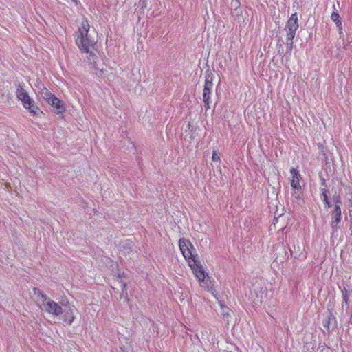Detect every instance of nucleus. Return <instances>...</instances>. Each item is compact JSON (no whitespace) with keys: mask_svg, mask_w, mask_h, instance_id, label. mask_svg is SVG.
Returning a JSON list of instances; mask_svg holds the SVG:
<instances>
[{"mask_svg":"<svg viewBox=\"0 0 352 352\" xmlns=\"http://www.w3.org/2000/svg\"><path fill=\"white\" fill-rule=\"evenodd\" d=\"M89 28L90 25L87 19H83L78 28V31L75 36L76 43L80 50L82 52L89 54V56L93 57L92 60L89 58L90 63H92V61L95 63V54L91 49L94 47L95 41L89 34Z\"/></svg>","mask_w":352,"mask_h":352,"instance_id":"nucleus-1","label":"nucleus"},{"mask_svg":"<svg viewBox=\"0 0 352 352\" xmlns=\"http://www.w3.org/2000/svg\"><path fill=\"white\" fill-rule=\"evenodd\" d=\"M34 292L35 294L37 295V299L40 303V307L42 310L51 315L56 316H60L63 313L62 306L52 300L50 298L47 297V295L43 294L41 290L34 289Z\"/></svg>","mask_w":352,"mask_h":352,"instance_id":"nucleus-2","label":"nucleus"},{"mask_svg":"<svg viewBox=\"0 0 352 352\" xmlns=\"http://www.w3.org/2000/svg\"><path fill=\"white\" fill-rule=\"evenodd\" d=\"M16 96L22 102L23 107L28 109L32 116L36 115L40 111L39 107L20 84L16 87Z\"/></svg>","mask_w":352,"mask_h":352,"instance_id":"nucleus-3","label":"nucleus"},{"mask_svg":"<svg viewBox=\"0 0 352 352\" xmlns=\"http://www.w3.org/2000/svg\"><path fill=\"white\" fill-rule=\"evenodd\" d=\"M39 94L43 100L54 108L56 114H60L65 111V103L63 100L55 96L47 88L43 87Z\"/></svg>","mask_w":352,"mask_h":352,"instance_id":"nucleus-4","label":"nucleus"},{"mask_svg":"<svg viewBox=\"0 0 352 352\" xmlns=\"http://www.w3.org/2000/svg\"><path fill=\"white\" fill-rule=\"evenodd\" d=\"M179 246L184 257L188 262L189 261H193V258H197V254H195L196 250L189 240L184 239H179Z\"/></svg>","mask_w":352,"mask_h":352,"instance_id":"nucleus-5","label":"nucleus"},{"mask_svg":"<svg viewBox=\"0 0 352 352\" xmlns=\"http://www.w3.org/2000/svg\"><path fill=\"white\" fill-rule=\"evenodd\" d=\"M213 87L212 78L210 75H206L205 85L203 90V100L206 109H210L211 94Z\"/></svg>","mask_w":352,"mask_h":352,"instance_id":"nucleus-6","label":"nucleus"},{"mask_svg":"<svg viewBox=\"0 0 352 352\" xmlns=\"http://www.w3.org/2000/svg\"><path fill=\"white\" fill-rule=\"evenodd\" d=\"M331 221L330 223L332 229V234L338 231L340 227L342 221V212L341 208H334L333 210L331 212Z\"/></svg>","mask_w":352,"mask_h":352,"instance_id":"nucleus-7","label":"nucleus"},{"mask_svg":"<svg viewBox=\"0 0 352 352\" xmlns=\"http://www.w3.org/2000/svg\"><path fill=\"white\" fill-rule=\"evenodd\" d=\"M189 266L194 271L195 276L200 281H204L206 277L205 272L200 262L197 258H193V261H189Z\"/></svg>","mask_w":352,"mask_h":352,"instance_id":"nucleus-8","label":"nucleus"},{"mask_svg":"<svg viewBox=\"0 0 352 352\" xmlns=\"http://www.w3.org/2000/svg\"><path fill=\"white\" fill-rule=\"evenodd\" d=\"M328 315L327 318L323 320V326L328 331H330L331 330H333L337 327V320L335 317L332 309H328Z\"/></svg>","mask_w":352,"mask_h":352,"instance_id":"nucleus-9","label":"nucleus"},{"mask_svg":"<svg viewBox=\"0 0 352 352\" xmlns=\"http://www.w3.org/2000/svg\"><path fill=\"white\" fill-rule=\"evenodd\" d=\"M76 311L77 309L73 305H68L67 308L65 309L63 315V321L66 323L67 325H71L72 324L76 318L75 312Z\"/></svg>","mask_w":352,"mask_h":352,"instance_id":"nucleus-10","label":"nucleus"},{"mask_svg":"<svg viewBox=\"0 0 352 352\" xmlns=\"http://www.w3.org/2000/svg\"><path fill=\"white\" fill-rule=\"evenodd\" d=\"M291 174L292 175V179H291V186L294 190L300 191L302 189L300 184V175L294 168L291 169Z\"/></svg>","mask_w":352,"mask_h":352,"instance_id":"nucleus-11","label":"nucleus"},{"mask_svg":"<svg viewBox=\"0 0 352 352\" xmlns=\"http://www.w3.org/2000/svg\"><path fill=\"white\" fill-rule=\"evenodd\" d=\"M285 27L289 28V29L297 30L299 25H298V14L296 12L292 14L288 21H287Z\"/></svg>","mask_w":352,"mask_h":352,"instance_id":"nucleus-12","label":"nucleus"},{"mask_svg":"<svg viewBox=\"0 0 352 352\" xmlns=\"http://www.w3.org/2000/svg\"><path fill=\"white\" fill-rule=\"evenodd\" d=\"M333 12H332L331 15V20L336 23V26L338 28L340 34H342V19L338 14V11L336 10L335 5H333Z\"/></svg>","mask_w":352,"mask_h":352,"instance_id":"nucleus-13","label":"nucleus"},{"mask_svg":"<svg viewBox=\"0 0 352 352\" xmlns=\"http://www.w3.org/2000/svg\"><path fill=\"white\" fill-rule=\"evenodd\" d=\"M322 185L324 186V187L320 188V190H321V199L324 203L325 207L327 208H331L332 206V204H331V203L330 202V201L329 200V198H328V195H327L328 190H327L326 188H325L326 187V184H325V181L324 180H323V182H322Z\"/></svg>","mask_w":352,"mask_h":352,"instance_id":"nucleus-14","label":"nucleus"},{"mask_svg":"<svg viewBox=\"0 0 352 352\" xmlns=\"http://www.w3.org/2000/svg\"><path fill=\"white\" fill-rule=\"evenodd\" d=\"M232 312V311L230 309L229 307H228L227 306H223L221 305V313L222 314V316H223V318L225 320H229V318L230 317V313Z\"/></svg>","mask_w":352,"mask_h":352,"instance_id":"nucleus-15","label":"nucleus"},{"mask_svg":"<svg viewBox=\"0 0 352 352\" xmlns=\"http://www.w3.org/2000/svg\"><path fill=\"white\" fill-rule=\"evenodd\" d=\"M342 293L343 301L346 304H348V300H349V296L350 294L345 287H344L343 289H342Z\"/></svg>","mask_w":352,"mask_h":352,"instance_id":"nucleus-16","label":"nucleus"},{"mask_svg":"<svg viewBox=\"0 0 352 352\" xmlns=\"http://www.w3.org/2000/svg\"><path fill=\"white\" fill-rule=\"evenodd\" d=\"M333 201L335 204L334 208H337L338 206V208H341L340 206L342 205V201L340 199V197L339 195L334 196L333 199Z\"/></svg>","mask_w":352,"mask_h":352,"instance_id":"nucleus-17","label":"nucleus"},{"mask_svg":"<svg viewBox=\"0 0 352 352\" xmlns=\"http://www.w3.org/2000/svg\"><path fill=\"white\" fill-rule=\"evenodd\" d=\"M285 44H286L287 52L290 53L293 49V45H294L293 40H291V41L286 40Z\"/></svg>","mask_w":352,"mask_h":352,"instance_id":"nucleus-18","label":"nucleus"},{"mask_svg":"<svg viewBox=\"0 0 352 352\" xmlns=\"http://www.w3.org/2000/svg\"><path fill=\"white\" fill-rule=\"evenodd\" d=\"M212 159L214 162H219L220 161V156L218 153L216 151H213Z\"/></svg>","mask_w":352,"mask_h":352,"instance_id":"nucleus-19","label":"nucleus"},{"mask_svg":"<svg viewBox=\"0 0 352 352\" xmlns=\"http://www.w3.org/2000/svg\"><path fill=\"white\" fill-rule=\"evenodd\" d=\"M286 34H287L286 40L291 41V40H293L294 38L296 33H286Z\"/></svg>","mask_w":352,"mask_h":352,"instance_id":"nucleus-20","label":"nucleus"},{"mask_svg":"<svg viewBox=\"0 0 352 352\" xmlns=\"http://www.w3.org/2000/svg\"><path fill=\"white\" fill-rule=\"evenodd\" d=\"M300 191L295 190L294 192L292 194V197L296 199H300L301 195L299 193Z\"/></svg>","mask_w":352,"mask_h":352,"instance_id":"nucleus-21","label":"nucleus"},{"mask_svg":"<svg viewBox=\"0 0 352 352\" xmlns=\"http://www.w3.org/2000/svg\"><path fill=\"white\" fill-rule=\"evenodd\" d=\"M125 293L126 296L127 295V292H126V284H123L122 285V295L124 296V294Z\"/></svg>","mask_w":352,"mask_h":352,"instance_id":"nucleus-22","label":"nucleus"},{"mask_svg":"<svg viewBox=\"0 0 352 352\" xmlns=\"http://www.w3.org/2000/svg\"><path fill=\"white\" fill-rule=\"evenodd\" d=\"M285 30L286 33H296V30L289 29V28L285 27Z\"/></svg>","mask_w":352,"mask_h":352,"instance_id":"nucleus-23","label":"nucleus"},{"mask_svg":"<svg viewBox=\"0 0 352 352\" xmlns=\"http://www.w3.org/2000/svg\"><path fill=\"white\" fill-rule=\"evenodd\" d=\"M120 349L123 351V352H126L124 350V347H121Z\"/></svg>","mask_w":352,"mask_h":352,"instance_id":"nucleus-24","label":"nucleus"},{"mask_svg":"<svg viewBox=\"0 0 352 352\" xmlns=\"http://www.w3.org/2000/svg\"><path fill=\"white\" fill-rule=\"evenodd\" d=\"M350 212H351V216L352 217V210H350Z\"/></svg>","mask_w":352,"mask_h":352,"instance_id":"nucleus-25","label":"nucleus"}]
</instances>
